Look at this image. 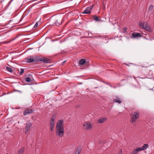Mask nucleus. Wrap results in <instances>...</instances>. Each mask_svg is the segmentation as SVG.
I'll list each match as a JSON object with an SVG mask.
<instances>
[{
  "label": "nucleus",
  "mask_w": 154,
  "mask_h": 154,
  "mask_svg": "<svg viewBox=\"0 0 154 154\" xmlns=\"http://www.w3.org/2000/svg\"><path fill=\"white\" fill-rule=\"evenodd\" d=\"M25 149V148L23 147L19 149L18 151V154H23L24 151Z\"/></svg>",
  "instance_id": "nucleus-16"
},
{
  "label": "nucleus",
  "mask_w": 154,
  "mask_h": 154,
  "mask_svg": "<svg viewBox=\"0 0 154 154\" xmlns=\"http://www.w3.org/2000/svg\"><path fill=\"white\" fill-rule=\"evenodd\" d=\"M110 86L111 87H112V88H116V87H113L112 86V85H110Z\"/></svg>",
  "instance_id": "nucleus-30"
},
{
  "label": "nucleus",
  "mask_w": 154,
  "mask_h": 154,
  "mask_svg": "<svg viewBox=\"0 0 154 154\" xmlns=\"http://www.w3.org/2000/svg\"><path fill=\"white\" fill-rule=\"evenodd\" d=\"M27 63H32L33 62H36L37 59H34L33 57L32 56H30L26 58L25 59Z\"/></svg>",
  "instance_id": "nucleus-7"
},
{
  "label": "nucleus",
  "mask_w": 154,
  "mask_h": 154,
  "mask_svg": "<svg viewBox=\"0 0 154 154\" xmlns=\"http://www.w3.org/2000/svg\"><path fill=\"white\" fill-rule=\"evenodd\" d=\"M62 120H58L57 123L56 129V133L57 136L62 137L64 135V127Z\"/></svg>",
  "instance_id": "nucleus-2"
},
{
  "label": "nucleus",
  "mask_w": 154,
  "mask_h": 154,
  "mask_svg": "<svg viewBox=\"0 0 154 154\" xmlns=\"http://www.w3.org/2000/svg\"><path fill=\"white\" fill-rule=\"evenodd\" d=\"M31 79L29 77H27L26 78L25 81L27 82H29L31 81Z\"/></svg>",
  "instance_id": "nucleus-25"
},
{
  "label": "nucleus",
  "mask_w": 154,
  "mask_h": 154,
  "mask_svg": "<svg viewBox=\"0 0 154 154\" xmlns=\"http://www.w3.org/2000/svg\"><path fill=\"white\" fill-rule=\"evenodd\" d=\"M131 122L134 123L137 119H138L139 116V113L137 112H134L131 114Z\"/></svg>",
  "instance_id": "nucleus-4"
},
{
  "label": "nucleus",
  "mask_w": 154,
  "mask_h": 154,
  "mask_svg": "<svg viewBox=\"0 0 154 154\" xmlns=\"http://www.w3.org/2000/svg\"><path fill=\"white\" fill-rule=\"evenodd\" d=\"M26 125L25 133L27 134L29 131L30 128L32 125V123L31 122H29Z\"/></svg>",
  "instance_id": "nucleus-8"
},
{
  "label": "nucleus",
  "mask_w": 154,
  "mask_h": 154,
  "mask_svg": "<svg viewBox=\"0 0 154 154\" xmlns=\"http://www.w3.org/2000/svg\"><path fill=\"white\" fill-rule=\"evenodd\" d=\"M54 23L55 25L57 26H58L62 23V18L61 17H57L56 18Z\"/></svg>",
  "instance_id": "nucleus-6"
},
{
  "label": "nucleus",
  "mask_w": 154,
  "mask_h": 154,
  "mask_svg": "<svg viewBox=\"0 0 154 154\" xmlns=\"http://www.w3.org/2000/svg\"><path fill=\"white\" fill-rule=\"evenodd\" d=\"M66 62V61L65 60L63 62V63H65Z\"/></svg>",
  "instance_id": "nucleus-31"
},
{
  "label": "nucleus",
  "mask_w": 154,
  "mask_h": 154,
  "mask_svg": "<svg viewBox=\"0 0 154 154\" xmlns=\"http://www.w3.org/2000/svg\"><path fill=\"white\" fill-rule=\"evenodd\" d=\"M81 151V149L80 148H78L76 150L75 154H80Z\"/></svg>",
  "instance_id": "nucleus-22"
},
{
  "label": "nucleus",
  "mask_w": 154,
  "mask_h": 154,
  "mask_svg": "<svg viewBox=\"0 0 154 154\" xmlns=\"http://www.w3.org/2000/svg\"><path fill=\"white\" fill-rule=\"evenodd\" d=\"M142 68L139 69L138 71L137 75H139L145 76L144 77H140L139 76H137V78L141 79L146 78H150L153 75V73L152 71V69L149 67H145L143 66H141Z\"/></svg>",
  "instance_id": "nucleus-1"
},
{
  "label": "nucleus",
  "mask_w": 154,
  "mask_h": 154,
  "mask_svg": "<svg viewBox=\"0 0 154 154\" xmlns=\"http://www.w3.org/2000/svg\"><path fill=\"white\" fill-rule=\"evenodd\" d=\"M139 27L141 28L148 32L152 31V29L150 25L147 22L143 23L140 22L139 23Z\"/></svg>",
  "instance_id": "nucleus-3"
},
{
  "label": "nucleus",
  "mask_w": 154,
  "mask_h": 154,
  "mask_svg": "<svg viewBox=\"0 0 154 154\" xmlns=\"http://www.w3.org/2000/svg\"><path fill=\"white\" fill-rule=\"evenodd\" d=\"M14 0H12L9 3V4H8V5H9L11 3V2L13 1Z\"/></svg>",
  "instance_id": "nucleus-29"
},
{
  "label": "nucleus",
  "mask_w": 154,
  "mask_h": 154,
  "mask_svg": "<svg viewBox=\"0 0 154 154\" xmlns=\"http://www.w3.org/2000/svg\"><path fill=\"white\" fill-rule=\"evenodd\" d=\"M34 110L30 109H27L23 111V114L24 116L29 115L34 112Z\"/></svg>",
  "instance_id": "nucleus-11"
},
{
  "label": "nucleus",
  "mask_w": 154,
  "mask_h": 154,
  "mask_svg": "<svg viewBox=\"0 0 154 154\" xmlns=\"http://www.w3.org/2000/svg\"><path fill=\"white\" fill-rule=\"evenodd\" d=\"M127 29L126 27H124V28L123 30L125 32H126V31L127 30Z\"/></svg>",
  "instance_id": "nucleus-28"
},
{
  "label": "nucleus",
  "mask_w": 154,
  "mask_h": 154,
  "mask_svg": "<svg viewBox=\"0 0 154 154\" xmlns=\"http://www.w3.org/2000/svg\"><path fill=\"white\" fill-rule=\"evenodd\" d=\"M118 154H122V150H119Z\"/></svg>",
  "instance_id": "nucleus-27"
},
{
  "label": "nucleus",
  "mask_w": 154,
  "mask_h": 154,
  "mask_svg": "<svg viewBox=\"0 0 154 154\" xmlns=\"http://www.w3.org/2000/svg\"><path fill=\"white\" fill-rule=\"evenodd\" d=\"M93 19L95 20L96 21H100V20L99 19L98 17L96 15L94 16L93 17Z\"/></svg>",
  "instance_id": "nucleus-20"
},
{
  "label": "nucleus",
  "mask_w": 154,
  "mask_h": 154,
  "mask_svg": "<svg viewBox=\"0 0 154 154\" xmlns=\"http://www.w3.org/2000/svg\"><path fill=\"white\" fill-rule=\"evenodd\" d=\"M107 119L106 118H102L99 119L98 120V122L99 123H101L105 122Z\"/></svg>",
  "instance_id": "nucleus-15"
},
{
  "label": "nucleus",
  "mask_w": 154,
  "mask_h": 154,
  "mask_svg": "<svg viewBox=\"0 0 154 154\" xmlns=\"http://www.w3.org/2000/svg\"><path fill=\"white\" fill-rule=\"evenodd\" d=\"M6 69L8 71L10 72H12V69L10 67H7L6 68Z\"/></svg>",
  "instance_id": "nucleus-24"
},
{
  "label": "nucleus",
  "mask_w": 154,
  "mask_h": 154,
  "mask_svg": "<svg viewBox=\"0 0 154 154\" xmlns=\"http://www.w3.org/2000/svg\"><path fill=\"white\" fill-rule=\"evenodd\" d=\"M153 8V6L152 5H151L148 8L149 12H151Z\"/></svg>",
  "instance_id": "nucleus-21"
},
{
  "label": "nucleus",
  "mask_w": 154,
  "mask_h": 154,
  "mask_svg": "<svg viewBox=\"0 0 154 154\" xmlns=\"http://www.w3.org/2000/svg\"><path fill=\"white\" fill-rule=\"evenodd\" d=\"M38 26V23H36L34 25V28H36Z\"/></svg>",
  "instance_id": "nucleus-26"
},
{
  "label": "nucleus",
  "mask_w": 154,
  "mask_h": 154,
  "mask_svg": "<svg viewBox=\"0 0 154 154\" xmlns=\"http://www.w3.org/2000/svg\"><path fill=\"white\" fill-rule=\"evenodd\" d=\"M83 128L85 129H90L91 128V125L90 123L86 122L83 125Z\"/></svg>",
  "instance_id": "nucleus-12"
},
{
  "label": "nucleus",
  "mask_w": 154,
  "mask_h": 154,
  "mask_svg": "<svg viewBox=\"0 0 154 154\" xmlns=\"http://www.w3.org/2000/svg\"><path fill=\"white\" fill-rule=\"evenodd\" d=\"M5 0H2V1H4Z\"/></svg>",
  "instance_id": "nucleus-32"
},
{
  "label": "nucleus",
  "mask_w": 154,
  "mask_h": 154,
  "mask_svg": "<svg viewBox=\"0 0 154 154\" xmlns=\"http://www.w3.org/2000/svg\"><path fill=\"white\" fill-rule=\"evenodd\" d=\"M55 117L54 116H52L50 120V129L51 131H53L54 130V126L55 125Z\"/></svg>",
  "instance_id": "nucleus-5"
},
{
  "label": "nucleus",
  "mask_w": 154,
  "mask_h": 154,
  "mask_svg": "<svg viewBox=\"0 0 154 154\" xmlns=\"http://www.w3.org/2000/svg\"><path fill=\"white\" fill-rule=\"evenodd\" d=\"M113 101L115 103H121V101L120 99L117 98V99L113 100Z\"/></svg>",
  "instance_id": "nucleus-18"
},
{
  "label": "nucleus",
  "mask_w": 154,
  "mask_h": 154,
  "mask_svg": "<svg viewBox=\"0 0 154 154\" xmlns=\"http://www.w3.org/2000/svg\"><path fill=\"white\" fill-rule=\"evenodd\" d=\"M19 72L20 73V75H22L24 72V69H23L21 68L20 71L19 70Z\"/></svg>",
  "instance_id": "nucleus-23"
},
{
  "label": "nucleus",
  "mask_w": 154,
  "mask_h": 154,
  "mask_svg": "<svg viewBox=\"0 0 154 154\" xmlns=\"http://www.w3.org/2000/svg\"><path fill=\"white\" fill-rule=\"evenodd\" d=\"M37 61H40L44 63H48L49 61V59L45 58H39V57H37Z\"/></svg>",
  "instance_id": "nucleus-9"
},
{
  "label": "nucleus",
  "mask_w": 154,
  "mask_h": 154,
  "mask_svg": "<svg viewBox=\"0 0 154 154\" xmlns=\"http://www.w3.org/2000/svg\"><path fill=\"white\" fill-rule=\"evenodd\" d=\"M140 151V150H139V148L136 149L134 150L132 152V153L131 154H137L138 153V152L139 151Z\"/></svg>",
  "instance_id": "nucleus-17"
},
{
  "label": "nucleus",
  "mask_w": 154,
  "mask_h": 154,
  "mask_svg": "<svg viewBox=\"0 0 154 154\" xmlns=\"http://www.w3.org/2000/svg\"><path fill=\"white\" fill-rule=\"evenodd\" d=\"M132 36L134 38H137V37H141L140 34L138 32H134L132 34Z\"/></svg>",
  "instance_id": "nucleus-13"
},
{
  "label": "nucleus",
  "mask_w": 154,
  "mask_h": 154,
  "mask_svg": "<svg viewBox=\"0 0 154 154\" xmlns=\"http://www.w3.org/2000/svg\"><path fill=\"white\" fill-rule=\"evenodd\" d=\"M148 147V144H145L142 146L140 147H139V150H140V151H141L146 149Z\"/></svg>",
  "instance_id": "nucleus-14"
},
{
  "label": "nucleus",
  "mask_w": 154,
  "mask_h": 154,
  "mask_svg": "<svg viewBox=\"0 0 154 154\" xmlns=\"http://www.w3.org/2000/svg\"><path fill=\"white\" fill-rule=\"evenodd\" d=\"M93 5L91 6L88 7L86 9L83 11L82 13L85 14H89L91 13V11L92 9Z\"/></svg>",
  "instance_id": "nucleus-10"
},
{
  "label": "nucleus",
  "mask_w": 154,
  "mask_h": 154,
  "mask_svg": "<svg viewBox=\"0 0 154 154\" xmlns=\"http://www.w3.org/2000/svg\"><path fill=\"white\" fill-rule=\"evenodd\" d=\"M85 60L84 59H82L79 61V63L81 65H83L85 63Z\"/></svg>",
  "instance_id": "nucleus-19"
}]
</instances>
